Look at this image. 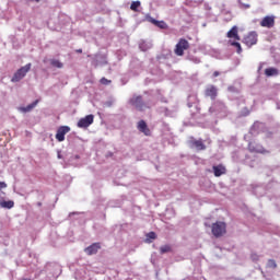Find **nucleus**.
I'll use <instances>...</instances> for the list:
<instances>
[{
  "label": "nucleus",
  "mask_w": 280,
  "mask_h": 280,
  "mask_svg": "<svg viewBox=\"0 0 280 280\" xmlns=\"http://www.w3.org/2000/svg\"><path fill=\"white\" fill-rule=\"evenodd\" d=\"M212 170H213V174L217 178H220V176L226 174V167L222 164L212 166Z\"/></svg>",
  "instance_id": "f8f14e48"
},
{
  "label": "nucleus",
  "mask_w": 280,
  "mask_h": 280,
  "mask_svg": "<svg viewBox=\"0 0 280 280\" xmlns=\"http://www.w3.org/2000/svg\"><path fill=\"white\" fill-rule=\"evenodd\" d=\"M129 104L131 106H135L137 110H143L144 108H150V106L145 105V102H143V96L141 95H135L129 100Z\"/></svg>",
  "instance_id": "20e7f679"
},
{
  "label": "nucleus",
  "mask_w": 280,
  "mask_h": 280,
  "mask_svg": "<svg viewBox=\"0 0 280 280\" xmlns=\"http://www.w3.org/2000/svg\"><path fill=\"white\" fill-rule=\"evenodd\" d=\"M218 75H220L219 71H214L213 74H212V77H214V78H218Z\"/></svg>",
  "instance_id": "c85d7f7f"
},
{
  "label": "nucleus",
  "mask_w": 280,
  "mask_h": 280,
  "mask_svg": "<svg viewBox=\"0 0 280 280\" xmlns=\"http://www.w3.org/2000/svg\"><path fill=\"white\" fill-rule=\"evenodd\" d=\"M141 7V2L140 1H133L130 5V10H132L133 12H138L139 8Z\"/></svg>",
  "instance_id": "5701e85b"
},
{
  "label": "nucleus",
  "mask_w": 280,
  "mask_h": 280,
  "mask_svg": "<svg viewBox=\"0 0 280 280\" xmlns=\"http://www.w3.org/2000/svg\"><path fill=\"white\" fill-rule=\"evenodd\" d=\"M110 82H113V81H110L104 77L100 80V83L104 84L105 86H108V84H110Z\"/></svg>",
  "instance_id": "393cba45"
},
{
  "label": "nucleus",
  "mask_w": 280,
  "mask_h": 280,
  "mask_svg": "<svg viewBox=\"0 0 280 280\" xmlns=\"http://www.w3.org/2000/svg\"><path fill=\"white\" fill-rule=\"evenodd\" d=\"M50 65L51 67H56V69H62V67H65V65L58 59H51Z\"/></svg>",
  "instance_id": "412c9836"
},
{
  "label": "nucleus",
  "mask_w": 280,
  "mask_h": 280,
  "mask_svg": "<svg viewBox=\"0 0 280 280\" xmlns=\"http://www.w3.org/2000/svg\"><path fill=\"white\" fill-rule=\"evenodd\" d=\"M32 69V63H27L24 67L20 68L12 77L11 82H21L27 73H30V70Z\"/></svg>",
  "instance_id": "f03ea898"
},
{
  "label": "nucleus",
  "mask_w": 280,
  "mask_h": 280,
  "mask_svg": "<svg viewBox=\"0 0 280 280\" xmlns=\"http://www.w3.org/2000/svg\"><path fill=\"white\" fill-rule=\"evenodd\" d=\"M77 54H82V48L75 50Z\"/></svg>",
  "instance_id": "7c9ffc66"
},
{
  "label": "nucleus",
  "mask_w": 280,
  "mask_h": 280,
  "mask_svg": "<svg viewBox=\"0 0 280 280\" xmlns=\"http://www.w3.org/2000/svg\"><path fill=\"white\" fill-rule=\"evenodd\" d=\"M138 130L140 132H143L145 137H150V135H152V132L150 131V128H148V124L145 122V120H140L138 122Z\"/></svg>",
  "instance_id": "9b49d317"
},
{
  "label": "nucleus",
  "mask_w": 280,
  "mask_h": 280,
  "mask_svg": "<svg viewBox=\"0 0 280 280\" xmlns=\"http://www.w3.org/2000/svg\"><path fill=\"white\" fill-rule=\"evenodd\" d=\"M244 45L247 47H253V45H257V32H249L244 38H243Z\"/></svg>",
  "instance_id": "39448f33"
},
{
  "label": "nucleus",
  "mask_w": 280,
  "mask_h": 280,
  "mask_svg": "<svg viewBox=\"0 0 280 280\" xmlns=\"http://www.w3.org/2000/svg\"><path fill=\"white\" fill-rule=\"evenodd\" d=\"M211 233L214 237H222L223 235H226V223L217 221L211 225Z\"/></svg>",
  "instance_id": "f257e3e1"
},
{
  "label": "nucleus",
  "mask_w": 280,
  "mask_h": 280,
  "mask_svg": "<svg viewBox=\"0 0 280 280\" xmlns=\"http://www.w3.org/2000/svg\"><path fill=\"white\" fill-rule=\"evenodd\" d=\"M71 131V128L69 126H61L58 128L57 133H56V139L59 142L65 141V135Z\"/></svg>",
  "instance_id": "0eeeda50"
},
{
  "label": "nucleus",
  "mask_w": 280,
  "mask_h": 280,
  "mask_svg": "<svg viewBox=\"0 0 280 280\" xmlns=\"http://www.w3.org/2000/svg\"><path fill=\"white\" fill-rule=\"evenodd\" d=\"M0 207L2 209H12L14 207V201L9 200V201H0Z\"/></svg>",
  "instance_id": "6ab92c4d"
},
{
  "label": "nucleus",
  "mask_w": 280,
  "mask_h": 280,
  "mask_svg": "<svg viewBox=\"0 0 280 280\" xmlns=\"http://www.w3.org/2000/svg\"><path fill=\"white\" fill-rule=\"evenodd\" d=\"M267 267L272 269L277 268V261H275V259H269L267 262Z\"/></svg>",
  "instance_id": "b1692460"
},
{
  "label": "nucleus",
  "mask_w": 280,
  "mask_h": 280,
  "mask_svg": "<svg viewBox=\"0 0 280 280\" xmlns=\"http://www.w3.org/2000/svg\"><path fill=\"white\" fill-rule=\"evenodd\" d=\"M205 95L206 97L215 100V97H218V88H215V85H208L205 90Z\"/></svg>",
  "instance_id": "9d476101"
},
{
  "label": "nucleus",
  "mask_w": 280,
  "mask_h": 280,
  "mask_svg": "<svg viewBox=\"0 0 280 280\" xmlns=\"http://www.w3.org/2000/svg\"><path fill=\"white\" fill-rule=\"evenodd\" d=\"M226 36L231 39L234 38V40H241L240 38V32L237 30V26H233L226 34Z\"/></svg>",
  "instance_id": "2eb2a0df"
},
{
  "label": "nucleus",
  "mask_w": 280,
  "mask_h": 280,
  "mask_svg": "<svg viewBox=\"0 0 280 280\" xmlns=\"http://www.w3.org/2000/svg\"><path fill=\"white\" fill-rule=\"evenodd\" d=\"M265 75H267V78H272L275 75H279V69H277V68H267V69H265Z\"/></svg>",
  "instance_id": "a211bd4d"
},
{
  "label": "nucleus",
  "mask_w": 280,
  "mask_h": 280,
  "mask_svg": "<svg viewBox=\"0 0 280 280\" xmlns=\"http://www.w3.org/2000/svg\"><path fill=\"white\" fill-rule=\"evenodd\" d=\"M187 49H189V42L185 38H180L175 46L174 54L175 56H185Z\"/></svg>",
  "instance_id": "7ed1b4c3"
},
{
  "label": "nucleus",
  "mask_w": 280,
  "mask_h": 280,
  "mask_svg": "<svg viewBox=\"0 0 280 280\" xmlns=\"http://www.w3.org/2000/svg\"><path fill=\"white\" fill-rule=\"evenodd\" d=\"M195 100V103H198V102H200V100H198V96L197 95H195V96H189V100Z\"/></svg>",
  "instance_id": "cd10ccee"
},
{
  "label": "nucleus",
  "mask_w": 280,
  "mask_h": 280,
  "mask_svg": "<svg viewBox=\"0 0 280 280\" xmlns=\"http://www.w3.org/2000/svg\"><path fill=\"white\" fill-rule=\"evenodd\" d=\"M148 240H156V233L155 232H149L147 234Z\"/></svg>",
  "instance_id": "a878e982"
},
{
  "label": "nucleus",
  "mask_w": 280,
  "mask_h": 280,
  "mask_svg": "<svg viewBox=\"0 0 280 280\" xmlns=\"http://www.w3.org/2000/svg\"><path fill=\"white\" fill-rule=\"evenodd\" d=\"M243 8H245L246 10H248V8H250V4H244L242 3Z\"/></svg>",
  "instance_id": "c756f323"
},
{
  "label": "nucleus",
  "mask_w": 280,
  "mask_h": 280,
  "mask_svg": "<svg viewBox=\"0 0 280 280\" xmlns=\"http://www.w3.org/2000/svg\"><path fill=\"white\" fill-rule=\"evenodd\" d=\"M165 253H172V245H163L160 247V255H165Z\"/></svg>",
  "instance_id": "4be33fe9"
},
{
  "label": "nucleus",
  "mask_w": 280,
  "mask_h": 280,
  "mask_svg": "<svg viewBox=\"0 0 280 280\" xmlns=\"http://www.w3.org/2000/svg\"><path fill=\"white\" fill-rule=\"evenodd\" d=\"M38 100H36L35 102L31 103L30 105H27L26 107H20L19 110L21 113H31V110H34V108H36V106H38Z\"/></svg>",
  "instance_id": "dca6fc26"
},
{
  "label": "nucleus",
  "mask_w": 280,
  "mask_h": 280,
  "mask_svg": "<svg viewBox=\"0 0 280 280\" xmlns=\"http://www.w3.org/2000/svg\"><path fill=\"white\" fill-rule=\"evenodd\" d=\"M229 45H231V47H235L237 54H242V45L240 44V42H232L230 39Z\"/></svg>",
  "instance_id": "aec40b11"
},
{
  "label": "nucleus",
  "mask_w": 280,
  "mask_h": 280,
  "mask_svg": "<svg viewBox=\"0 0 280 280\" xmlns=\"http://www.w3.org/2000/svg\"><path fill=\"white\" fill-rule=\"evenodd\" d=\"M189 108H191V106H194V103H188Z\"/></svg>",
  "instance_id": "2f4dec72"
},
{
  "label": "nucleus",
  "mask_w": 280,
  "mask_h": 280,
  "mask_svg": "<svg viewBox=\"0 0 280 280\" xmlns=\"http://www.w3.org/2000/svg\"><path fill=\"white\" fill-rule=\"evenodd\" d=\"M95 117L93 115H88L83 118H81L78 121V128H89V126H91L94 121Z\"/></svg>",
  "instance_id": "423d86ee"
},
{
  "label": "nucleus",
  "mask_w": 280,
  "mask_h": 280,
  "mask_svg": "<svg viewBox=\"0 0 280 280\" xmlns=\"http://www.w3.org/2000/svg\"><path fill=\"white\" fill-rule=\"evenodd\" d=\"M100 248H102L100 243H94L85 248V253L86 255H97V250H100Z\"/></svg>",
  "instance_id": "ddd939ff"
},
{
  "label": "nucleus",
  "mask_w": 280,
  "mask_h": 280,
  "mask_svg": "<svg viewBox=\"0 0 280 280\" xmlns=\"http://www.w3.org/2000/svg\"><path fill=\"white\" fill-rule=\"evenodd\" d=\"M148 21L149 23L155 25V27H160V30H167V23H165V21H159L154 18H149Z\"/></svg>",
  "instance_id": "4468645a"
},
{
  "label": "nucleus",
  "mask_w": 280,
  "mask_h": 280,
  "mask_svg": "<svg viewBox=\"0 0 280 280\" xmlns=\"http://www.w3.org/2000/svg\"><path fill=\"white\" fill-rule=\"evenodd\" d=\"M192 148H196L198 151L207 150V145H205V142L202 140H192L191 142Z\"/></svg>",
  "instance_id": "f3484780"
},
{
  "label": "nucleus",
  "mask_w": 280,
  "mask_h": 280,
  "mask_svg": "<svg viewBox=\"0 0 280 280\" xmlns=\"http://www.w3.org/2000/svg\"><path fill=\"white\" fill-rule=\"evenodd\" d=\"M247 149L249 150V152H255L256 154H266L268 152L266 149H264V147L255 144L253 142L248 143Z\"/></svg>",
  "instance_id": "1a4fd4ad"
},
{
  "label": "nucleus",
  "mask_w": 280,
  "mask_h": 280,
  "mask_svg": "<svg viewBox=\"0 0 280 280\" xmlns=\"http://www.w3.org/2000/svg\"><path fill=\"white\" fill-rule=\"evenodd\" d=\"M261 27H267L268 30H271V27H275V15H267L260 21Z\"/></svg>",
  "instance_id": "6e6552de"
},
{
  "label": "nucleus",
  "mask_w": 280,
  "mask_h": 280,
  "mask_svg": "<svg viewBox=\"0 0 280 280\" xmlns=\"http://www.w3.org/2000/svg\"><path fill=\"white\" fill-rule=\"evenodd\" d=\"M5 187H8V184H5L4 182H0V190L5 189Z\"/></svg>",
  "instance_id": "bb28decb"
}]
</instances>
